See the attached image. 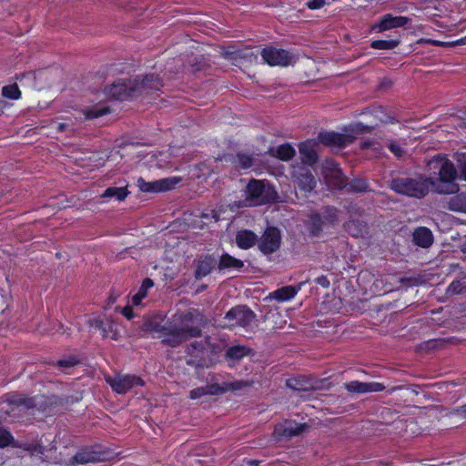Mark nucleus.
Instances as JSON below:
<instances>
[{
  "label": "nucleus",
  "instance_id": "obj_47",
  "mask_svg": "<svg viewBox=\"0 0 466 466\" xmlns=\"http://www.w3.org/2000/svg\"><path fill=\"white\" fill-rule=\"evenodd\" d=\"M207 395H219L227 392L226 383L219 385L218 383L205 386Z\"/></svg>",
  "mask_w": 466,
  "mask_h": 466
},
{
  "label": "nucleus",
  "instance_id": "obj_16",
  "mask_svg": "<svg viewBox=\"0 0 466 466\" xmlns=\"http://www.w3.org/2000/svg\"><path fill=\"white\" fill-rule=\"evenodd\" d=\"M309 429L310 425L308 423H299L296 420H286L275 426L274 436L278 440H290L293 437L300 436Z\"/></svg>",
  "mask_w": 466,
  "mask_h": 466
},
{
  "label": "nucleus",
  "instance_id": "obj_25",
  "mask_svg": "<svg viewBox=\"0 0 466 466\" xmlns=\"http://www.w3.org/2000/svg\"><path fill=\"white\" fill-rule=\"evenodd\" d=\"M298 187L305 193L311 192L316 187V179L309 169H303L296 175Z\"/></svg>",
  "mask_w": 466,
  "mask_h": 466
},
{
  "label": "nucleus",
  "instance_id": "obj_1",
  "mask_svg": "<svg viewBox=\"0 0 466 466\" xmlns=\"http://www.w3.org/2000/svg\"><path fill=\"white\" fill-rule=\"evenodd\" d=\"M430 186L438 194H455L459 191V185L455 182L459 178L457 165L447 157L437 155L428 162Z\"/></svg>",
  "mask_w": 466,
  "mask_h": 466
},
{
  "label": "nucleus",
  "instance_id": "obj_46",
  "mask_svg": "<svg viewBox=\"0 0 466 466\" xmlns=\"http://www.w3.org/2000/svg\"><path fill=\"white\" fill-rule=\"evenodd\" d=\"M447 341H448V339H430V340H427V341L421 343L420 349L427 350H436V349L441 348Z\"/></svg>",
  "mask_w": 466,
  "mask_h": 466
},
{
  "label": "nucleus",
  "instance_id": "obj_19",
  "mask_svg": "<svg viewBox=\"0 0 466 466\" xmlns=\"http://www.w3.org/2000/svg\"><path fill=\"white\" fill-rule=\"evenodd\" d=\"M261 56L269 66H287L293 62V56L287 50L267 46L262 49Z\"/></svg>",
  "mask_w": 466,
  "mask_h": 466
},
{
  "label": "nucleus",
  "instance_id": "obj_64",
  "mask_svg": "<svg viewBox=\"0 0 466 466\" xmlns=\"http://www.w3.org/2000/svg\"><path fill=\"white\" fill-rule=\"evenodd\" d=\"M68 127V125L66 123H59L56 127V130L58 132H64Z\"/></svg>",
  "mask_w": 466,
  "mask_h": 466
},
{
  "label": "nucleus",
  "instance_id": "obj_3",
  "mask_svg": "<svg viewBox=\"0 0 466 466\" xmlns=\"http://www.w3.org/2000/svg\"><path fill=\"white\" fill-rule=\"evenodd\" d=\"M339 210L334 206H323L319 210H312L307 216L305 228L310 238H320L329 227L339 223Z\"/></svg>",
  "mask_w": 466,
  "mask_h": 466
},
{
  "label": "nucleus",
  "instance_id": "obj_12",
  "mask_svg": "<svg viewBox=\"0 0 466 466\" xmlns=\"http://www.w3.org/2000/svg\"><path fill=\"white\" fill-rule=\"evenodd\" d=\"M186 352L188 355L186 360L187 365L194 367L197 370L209 367L211 360L208 358V350L202 341L190 343Z\"/></svg>",
  "mask_w": 466,
  "mask_h": 466
},
{
  "label": "nucleus",
  "instance_id": "obj_54",
  "mask_svg": "<svg viewBox=\"0 0 466 466\" xmlns=\"http://www.w3.org/2000/svg\"><path fill=\"white\" fill-rule=\"evenodd\" d=\"M347 212L352 216H360L363 212V209L359 207L356 203H350L348 206L345 207Z\"/></svg>",
  "mask_w": 466,
  "mask_h": 466
},
{
  "label": "nucleus",
  "instance_id": "obj_21",
  "mask_svg": "<svg viewBox=\"0 0 466 466\" xmlns=\"http://www.w3.org/2000/svg\"><path fill=\"white\" fill-rule=\"evenodd\" d=\"M218 268V259L214 255L206 254L200 256L197 259V265L194 271V277L196 280H200L204 277L211 273L213 269Z\"/></svg>",
  "mask_w": 466,
  "mask_h": 466
},
{
  "label": "nucleus",
  "instance_id": "obj_50",
  "mask_svg": "<svg viewBox=\"0 0 466 466\" xmlns=\"http://www.w3.org/2000/svg\"><path fill=\"white\" fill-rule=\"evenodd\" d=\"M400 282L406 287H413L420 285L421 280L419 277H403L400 279Z\"/></svg>",
  "mask_w": 466,
  "mask_h": 466
},
{
  "label": "nucleus",
  "instance_id": "obj_63",
  "mask_svg": "<svg viewBox=\"0 0 466 466\" xmlns=\"http://www.w3.org/2000/svg\"><path fill=\"white\" fill-rule=\"evenodd\" d=\"M119 297V293H115V291H112L107 299V304L112 305L114 304L117 298Z\"/></svg>",
  "mask_w": 466,
  "mask_h": 466
},
{
  "label": "nucleus",
  "instance_id": "obj_14",
  "mask_svg": "<svg viewBox=\"0 0 466 466\" xmlns=\"http://www.w3.org/2000/svg\"><path fill=\"white\" fill-rule=\"evenodd\" d=\"M106 381L118 394H125L135 386L144 385V380L140 377L130 374L106 376Z\"/></svg>",
  "mask_w": 466,
  "mask_h": 466
},
{
  "label": "nucleus",
  "instance_id": "obj_13",
  "mask_svg": "<svg viewBox=\"0 0 466 466\" xmlns=\"http://www.w3.org/2000/svg\"><path fill=\"white\" fill-rule=\"evenodd\" d=\"M280 244L281 234L277 227H267L262 236L258 238V248L259 251L266 256L278 251L280 248Z\"/></svg>",
  "mask_w": 466,
  "mask_h": 466
},
{
  "label": "nucleus",
  "instance_id": "obj_20",
  "mask_svg": "<svg viewBox=\"0 0 466 466\" xmlns=\"http://www.w3.org/2000/svg\"><path fill=\"white\" fill-rule=\"evenodd\" d=\"M410 23L411 19L407 16H394L391 14H386L371 25V31L381 33L393 28L404 27Z\"/></svg>",
  "mask_w": 466,
  "mask_h": 466
},
{
  "label": "nucleus",
  "instance_id": "obj_55",
  "mask_svg": "<svg viewBox=\"0 0 466 466\" xmlns=\"http://www.w3.org/2000/svg\"><path fill=\"white\" fill-rule=\"evenodd\" d=\"M205 395H207L205 387H198V388L193 389L189 392V397L192 400L199 399Z\"/></svg>",
  "mask_w": 466,
  "mask_h": 466
},
{
  "label": "nucleus",
  "instance_id": "obj_18",
  "mask_svg": "<svg viewBox=\"0 0 466 466\" xmlns=\"http://www.w3.org/2000/svg\"><path fill=\"white\" fill-rule=\"evenodd\" d=\"M355 137L350 134H340L335 131H321L319 133L317 141L328 147L345 148L352 144Z\"/></svg>",
  "mask_w": 466,
  "mask_h": 466
},
{
  "label": "nucleus",
  "instance_id": "obj_57",
  "mask_svg": "<svg viewBox=\"0 0 466 466\" xmlns=\"http://www.w3.org/2000/svg\"><path fill=\"white\" fill-rule=\"evenodd\" d=\"M116 310L121 309V313L127 319H131L134 317L133 309L130 306H126L123 309L120 307L116 308Z\"/></svg>",
  "mask_w": 466,
  "mask_h": 466
},
{
  "label": "nucleus",
  "instance_id": "obj_23",
  "mask_svg": "<svg viewBox=\"0 0 466 466\" xmlns=\"http://www.w3.org/2000/svg\"><path fill=\"white\" fill-rule=\"evenodd\" d=\"M318 144V141L312 139H308L300 143L299 147V151L300 154L301 161L304 164L312 166L318 161L319 156L315 149Z\"/></svg>",
  "mask_w": 466,
  "mask_h": 466
},
{
  "label": "nucleus",
  "instance_id": "obj_24",
  "mask_svg": "<svg viewBox=\"0 0 466 466\" xmlns=\"http://www.w3.org/2000/svg\"><path fill=\"white\" fill-rule=\"evenodd\" d=\"M413 243L420 248H430L433 243V234L426 227L417 228L412 234Z\"/></svg>",
  "mask_w": 466,
  "mask_h": 466
},
{
  "label": "nucleus",
  "instance_id": "obj_15",
  "mask_svg": "<svg viewBox=\"0 0 466 466\" xmlns=\"http://www.w3.org/2000/svg\"><path fill=\"white\" fill-rule=\"evenodd\" d=\"M133 81L136 82V94L137 97L144 94L151 95L153 92L159 91L164 86L162 78L154 73L137 76L133 78Z\"/></svg>",
  "mask_w": 466,
  "mask_h": 466
},
{
  "label": "nucleus",
  "instance_id": "obj_43",
  "mask_svg": "<svg viewBox=\"0 0 466 466\" xmlns=\"http://www.w3.org/2000/svg\"><path fill=\"white\" fill-rule=\"evenodd\" d=\"M466 293V282L461 280H453L447 288L446 294L448 296L461 295Z\"/></svg>",
  "mask_w": 466,
  "mask_h": 466
},
{
  "label": "nucleus",
  "instance_id": "obj_27",
  "mask_svg": "<svg viewBox=\"0 0 466 466\" xmlns=\"http://www.w3.org/2000/svg\"><path fill=\"white\" fill-rule=\"evenodd\" d=\"M286 386L295 391H312L314 386L310 383V377L299 375L286 380Z\"/></svg>",
  "mask_w": 466,
  "mask_h": 466
},
{
  "label": "nucleus",
  "instance_id": "obj_6",
  "mask_svg": "<svg viewBox=\"0 0 466 466\" xmlns=\"http://www.w3.org/2000/svg\"><path fill=\"white\" fill-rule=\"evenodd\" d=\"M247 200L249 206L275 203L279 196L274 187L264 180L251 179L246 187Z\"/></svg>",
  "mask_w": 466,
  "mask_h": 466
},
{
  "label": "nucleus",
  "instance_id": "obj_52",
  "mask_svg": "<svg viewBox=\"0 0 466 466\" xmlns=\"http://www.w3.org/2000/svg\"><path fill=\"white\" fill-rule=\"evenodd\" d=\"M90 325L101 330L104 338L107 337V329L105 326V323L102 319H95L90 320Z\"/></svg>",
  "mask_w": 466,
  "mask_h": 466
},
{
  "label": "nucleus",
  "instance_id": "obj_30",
  "mask_svg": "<svg viewBox=\"0 0 466 466\" xmlns=\"http://www.w3.org/2000/svg\"><path fill=\"white\" fill-rule=\"evenodd\" d=\"M258 56V50L255 52L252 48H244L234 52H228L225 55V57L234 61L245 60L252 63L253 61H257Z\"/></svg>",
  "mask_w": 466,
  "mask_h": 466
},
{
  "label": "nucleus",
  "instance_id": "obj_44",
  "mask_svg": "<svg viewBox=\"0 0 466 466\" xmlns=\"http://www.w3.org/2000/svg\"><path fill=\"white\" fill-rule=\"evenodd\" d=\"M236 157L238 159L237 163L241 168L247 169L253 166L254 158L251 155L238 152Z\"/></svg>",
  "mask_w": 466,
  "mask_h": 466
},
{
  "label": "nucleus",
  "instance_id": "obj_42",
  "mask_svg": "<svg viewBox=\"0 0 466 466\" xmlns=\"http://www.w3.org/2000/svg\"><path fill=\"white\" fill-rule=\"evenodd\" d=\"M2 96L5 98L16 100L20 98L21 92L16 83L7 85L2 88Z\"/></svg>",
  "mask_w": 466,
  "mask_h": 466
},
{
  "label": "nucleus",
  "instance_id": "obj_62",
  "mask_svg": "<svg viewBox=\"0 0 466 466\" xmlns=\"http://www.w3.org/2000/svg\"><path fill=\"white\" fill-rule=\"evenodd\" d=\"M201 218H214L215 221H218L219 215L216 211L211 210L210 213H202Z\"/></svg>",
  "mask_w": 466,
  "mask_h": 466
},
{
  "label": "nucleus",
  "instance_id": "obj_11",
  "mask_svg": "<svg viewBox=\"0 0 466 466\" xmlns=\"http://www.w3.org/2000/svg\"><path fill=\"white\" fill-rule=\"evenodd\" d=\"M323 177L328 186L341 191L346 187L347 177L339 164L333 159H326L322 167Z\"/></svg>",
  "mask_w": 466,
  "mask_h": 466
},
{
  "label": "nucleus",
  "instance_id": "obj_37",
  "mask_svg": "<svg viewBox=\"0 0 466 466\" xmlns=\"http://www.w3.org/2000/svg\"><path fill=\"white\" fill-rule=\"evenodd\" d=\"M250 351V349L245 346L234 345L228 348L226 357L230 360H239L243 357L248 355Z\"/></svg>",
  "mask_w": 466,
  "mask_h": 466
},
{
  "label": "nucleus",
  "instance_id": "obj_4",
  "mask_svg": "<svg viewBox=\"0 0 466 466\" xmlns=\"http://www.w3.org/2000/svg\"><path fill=\"white\" fill-rule=\"evenodd\" d=\"M395 193L410 198H423L430 190V180L423 177H396L387 181Z\"/></svg>",
  "mask_w": 466,
  "mask_h": 466
},
{
  "label": "nucleus",
  "instance_id": "obj_58",
  "mask_svg": "<svg viewBox=\"0 0 466 466\" xmlns=\"http://www.w3.org/2000/svg\"><path fill=\"white\" fill-rule=\"evenodd\" d=\"M195 315L191 311H187L182 316V324L180 326H187V322H192L194 320Z\"/></svg>",
  "mask_w": 466,
  "mask_h": 466
},
{
  "label": "nucleus",
  "instance_id": "obj_38",
  "mask_svg": "<svg viewBox=\"0 0 466 466\" xmlns=\"http://www.w3.org/2000/svg\"><path fill=\"white\" fill-rule=\"evenodd\" d=\"M154 286V281L149 279L146 278L137 291V294H135L132 298V302L134 305H139L144 298L147 295V290Z\"/></svg>",
  "mask_w": 466,
  "mask_h": 466
},
{
  "label": "nucleus",
  "instance_id": "obj_41",
  "mask_svg": "<svg viewBox=\"0 0 466 466\" xmlns=\"http://www.w3.org/2000/svg\"><path fill=\"white\" fill-rule=\"evenodd\" d=\"M400 44V39L374 40L370 43V46L373 49L390 50L397 47Z\"/></svg>",
  "mask_w": 466,
  "mask_h": 466
},
{
  "label": "nucleus",
  "instance_id": "obj_9",
  "mask_svg": "<svg viewBox=\"0 0 466 466\" xmlns=\"http://www.w3.org/2000/svg\"><path fill=\"white\" fill-rule=\"evenodd\" d=\"M136 92V82L133 78L118 79L104 89L107 98L119 101L137 98Z\"/></svg>",
  "mask_w": 466,
  "mask_h": 466
},
{
  "label": "nucleus",
  "instance_id": "obj_8",
  "mask_svg": "<svg viewBox=\"0 0 466 466\" xmlns=\"http://www.w3.org/2000/svg\"><path fill=\"white\" fill-rule=\"evenodd\" d=\"M109 451L101 444L84 446L70 459L69 465L96 463L106 461Z\"/></svg>",
  "mask_w": 466,
  "mask_h": 466
},
{
  "label": "nucleus",
  "instance_id": "obj_51",
  "mask_svg": "<svg viewBox=\"0 0 466 466\" xmlns=\"http://www.w3.org/2000/svg\"><path fill=\"white\" fill-rule=\"evenodd\" d=\"M225 383H226L227 391L239 390L244 387L249 386L248 382L243 381V380L235 381V382H225Z\"/></svg>",
  "mask_w": 466,
  "mask_h": 466
},
{
  "label": "nucleus",
  "instance_id": "obj_10",
  "mask_svg": "<svg viewBox=\"0 0 466 466\" xmlns=\"http://www.w3.org/2000/svg\"><path fill=\"white\" fill-rule=\"evenodd\" d=\"M36 407L35 398L26 397L21 393H11L6 397V408L0 409V418L3 414L15 416V411H25Z\"/></svg>",
  "mask_w": 466,
  "mask_h": 466
},
{
  "label": "nucleus",
  "instance_id": "obj_53",
  "mask_svg": "<svg viewBox=\"0 0 466 466\" xmlns=\"http://www.w3.org/2000/svg\"><path fill=\"white\" fill-rule=\"evenodd\" d=\"M388 147L390 150V152L393 153L399 158L403 157V155L405 154V150L395 142H390Z\"/></svg>",
  "mask_w": 466,
  "mask_h": 466
},
{
  "label": "nucleus",
  "instance_id": "obj_34",
  "mask_svg": "<svg viewBox=\"0 0 466 466\" xmlns=\"http://www.w3.org/2000/svg\"><path fill=\"white\" fill-rule=\"evenodd\" d=\"M447 208L451 211L466 213V194L452 196L447 201Z\"/></svg>",
  "mask_w": 466,
  "mask_h": 466
},
{
  "label": "nucleus",
  "instance_id": "obj_56",
  "mask_svg": "<svg viewBox=\"0 0 466 466\" xmlns=\"http://www.w3.org/2000/svg\"><path fill=\"white\" fill-rule=\"evenodd\" d=\"M325 4L326 0H309L307 3V6L311 10H315L323 7Z\"/></svg>",
  "mask_w": 466,
  "mask_h": 466
},
{
  "label": "nucleus",
  "instance_id": "obj_28",
  "mask_svg": "<svg viewBox=\"0 0 466 466\" xmlns=\"http://www.w3.org/2000/svg\"><path fill=\"white\" fill-rule=\"evenodd\" d=\"M370 113L382 124H393L399 122V120L396 118L395 111L392 109L388 110L382 106H373L370 109Z\"/></svg>",
  "mask_w": 466,
  "mask_h": 466
},
{
  "label": "nucleus",
  "instance_id": "obj_31",
  "mask_svg": "<svg viewBox=\"0 0 466 466\" xmlns=\"http://www.w3.org/2000/svg\"><path fill=\"white\" fill-rule=\"evenodd\" d=\"M244 267V262L238 258H236L228 253H224L220 256L218 260V270L223 271L226 269H240Z\"/></svg>",
  "mask_w": 466,
  "mask_h": 466
},
{
  "label": "nucleus",
  "instance_id": "obj_48",
  "mask_svg": "<svg viewBox=\"0 0 466 466\" xmlns=\"http://www.w3.org/2000/svg\"><path fill=\"white\" fill-rule=\"evenodd\" d=\"M374 127V126H367L362 123H356L350 127V131L354 134H365L371 132Z\"/></svg>",
  "mask_w": 466,
  "mask_h": 466
},
{
  "label": "nucleus",
  "instance_id": "obj_26",
  "mask_svg": "<svg viewBox=\"0 0 466 466\" xmlns=\"http://www.w3.org/2000/svg\"><path fill=\"white\" fill-rule=\"evenodd\" d=\"M235 241L241 249H248L258 244V236L249 229L238 230L236 234Z\"/></svg>",
  "mask_w": 466,
  "mask_h": 466
},
{
  "label": "nucleus",
  "instance_id": "obj_61",
  "mask_svg": "<svg viewBox=\"0 0 466 466\" xmlns=\"http://www.w3.org/2000/svg\"><path fill=\"white\" fill-rule=\"evenodd\" d=\"M453 413L461 416L463 419H466V404L454 409Z\"/></svg>",
  "mask_w": 466,
  "mask_h": 466
},
{
  "label": "nucleus",
  "instance_id": "obj_59",
  "mask_svg": "<svg viewBox=\"0 0 466 466\" xmlns=\"http://www.w3.org/2000/svg\"><path fill=\"white\" fill-rule=\"evenodd\" d=\"M316 283L319 286H321L322 288L324 289H328L329 287V280L328 279V278L326 276H320V277H318L316 279H315Z\"/></svg>",
  "mask_w": 466,
  "mask_h": 466
},
{
  "label": "nucleus",
  "instance_id": "obj_22",
  "mask_svg": "<svg viewBox=\"0 0 466 466\" xmlns=\"http://www.w3.org/2000/svg\"><path fill=\"white\" fill-rule=\"evenodd\" d=\"M344 388L353 394H362L368 392H379L385 390V386L380 382H361L352 380L344 384Z\"/></svg>",
  "mask_w": 466,
  "mask_h": 466
},
{
  "label": "nucleus",
  "instance_id": "obj_2",
  "mask_svg": "<svg viewBox=\"0 0 466 466\" xmlns=\"http://www.w3.org/2000/svg\"><path fill=\"white\" fill-rule=\"evenodd\" d=\"M139 328L144 332L162 333L161 343L172 348L179 346L190 338H198L202 335V329L199 327L177 326L172 323L162 325L150 319L145 320Z\"/></svg>",
  "mask_w": 466,
  "mask_h": 466
},
{
  "label": "nucleus",
  "instance_id": "obj_36",
  "mask_svg": "<svg viewBox=\"0 0 466 466\" xmlns=\"http://www.w3.org/2000/svg\"><path fill=\"white\" fill-rule=\"evenodd\" d=\"M295 153L294 147L290 144L285 143L279 146L272 155L280 160L289 161L295 156Z\"/></svg>",
  "mask_w": 466,
  "mask_h": 466
},
{
  "label": "nucleus",
  "instance_id": "obj_33",
  "mask_svg": "<svg viewBox=\"0 0 466 466\" xmlns=\"http://www.w3.org/2000/svg\"><path fill=\"white\" fill-rule=\"evenodd\" d=\"M299 288L294 286H285L276 289L270 294V298L277 299L278 301H286L296 296Z\"/></svg>",
  "mask_w": 466,
  "mask_h": 466
},
{
  "label": "nucleus",
  "instance_id": "obj_35",
  "mask_svg": "<svg viewBox=\"0 0 466 466\" xmlns=\"http://www.w3.org/2000/svg\"><path fill=\"white\" fill-rule=\"evenodd\" d=\"M129 194V191L127 190V187H107L104 193L101 195L102 198H115L118 201H123L127 195Z\"/></svg>",
  "mask_w": 466,
  "mask_h": 466
},
{
  "label": "nucleus",
  "instance_id": "obj_17",
  "mask_svg": "<svg viewBox=\"0 0 466 466\" xmlns=\"http://www.w3.org/2000/svg\"><path fill=\"white\" fill-rule=\"evenodd\" d=\"M182 181L180 177H166L152 182H147L143 177L137 178V187L142 192L158 193L169 191Z\"/></svg>",
  "mask_w": 466,
  "mask_h": 466
},
{
  "label": "nucleus",
  "instance_id": "obj_7",
  "mask_svg": "<svg viewBox=\"0 0 466 466\" xmlns=\"http://www.w3.org/2000/svg\"><path fill=\"white\" fill-rule=\"evenodd\" d=\"M225 319L228 321L226 327L229 329L241 328L248 331L257 321V315L247 305H237L226 313Z\"/></svg>",
  "mask_w": 466,
  "mask_h": 466
},
{
  "label": "nucleus",
  "instance_id": "obj_29",
  "mask_svg": "<svg viewBox=\"0 0 466 466\" xmlns=\"http://www.w3.org/2000/svg\"><path fill=\"white\" fill-rule=\"evenodd\" d=\"M344 228L354 238L363 237L368 233V224L360 219H350L344 224Z\"/></svg>",
  "mask_w": 466,
  "mask_h": 466
},
{
  "label": "nucleus",
  "instance_id": "obj_45",
  "mask_svg": "<svg viewBox=\"0 0 466 466\" xmlns=\"http://www.w3.org/2000/svg\"><path fill=\"white\" fill-rule=\"evenodd\" d=\"M79 363H80L79 359L75 355H71L66 359L57 360L56 365L61 369L66 370V369L75 367L76 365H77Z\"/></svg>",
  "mask_w": 466,
  "mask_h": 466
},
{
  "label": "nucleus",
  "instance_id": "obj_60",
  "mask_svg": "<svg viewBox=\"0 0 466 466\" xmlns=\"http://www.w3.org/2000/svg\"><path fill=\"white\" fill-rule=\"evenodd\" d=\"M421 43H429V44H431L436 46H444L443 42L437 41V40H431V39H424V38H421L418 41V44H421Z\"/></svg>",
  "mask_w": 466,
  "mask_h": 466
},
{
  "label": "nucleus",
  "instance_id": "obj_5",
  "mask_svg": "<svg viewBox=\"0 0 466 466\" xmlns=\"http://www.w3.org/2000/svg\"><path fill=\"white\" fill-rule=\"evenodd\" d=\"M7 446L23 449L32 455L40 456L41 458L46 452L56 450V445L54 441H50L46 436H43L40 441L35 442H21L15 441L9 431L0 427V448H5Z\"/></svg>",
  "mask_w": 466,
  "mask_h": 466
},
{
  "label": "nucleus",
  "instance_id": "obj_49",
  "mask_svg": "<svg viewBox=\"0 0 466 466\" xmlns=\"http://www.w3.org/2000/svg\"><path fill=\"white\" fill-rule=\"evenodd\" d=\"M310 383L312 386H314V388H312V390L328 389L330 385V383L328 382L327 379L317 380L314 378H310Z\"/></svg>",
  "mask_w": 466,
  "mask_h": 466
},
{
  "label": "nucleus",
  "instance_id": "obj_32",
  "mask_svg": "<svg viewBox=\"0 0 466 466\" xmlns=\"http://www.w3.org/2000/svg\"><path fill=\"white\" fill-rule=\"evenodd\" d=\"M347 193H366L371 191L370 185L365 177H354L350 181H346V187L343 189Z\"/></svg>",
  "mask_w": 466,
  "mask_h": 466
},
{
  "label": "nucleus",
  "instance_id": "obj_40",
  "mask_svg": "<svg viewBox=\"0 0 466 466\" xmlns=\"http://www.w3.org/2000/svg\"><path fill=\"white\" fill-rule=\"evenodd\" d=\"M110 112L107 106H100L96 105L85 110V116L86 119H95L105 116Z\"/></svg>",
  "mask_w": 466,
  "mask_h": 466
},
{
  "label": "nucleus",
  "instance_id": "obj_39",
  "mask_svg": "<svg viewBox=\"0 0 466 466\" xmlns=\"http://www.w3.org/2000/svg\"><path fill=\"white\" fill-rule=\"evenodd\" d=\"M452 157L457 165L459 178L466 181V151H457Z\"/></svg>",
  "mask_w": 466,
  "mask_h": 466
}]
</instances>
